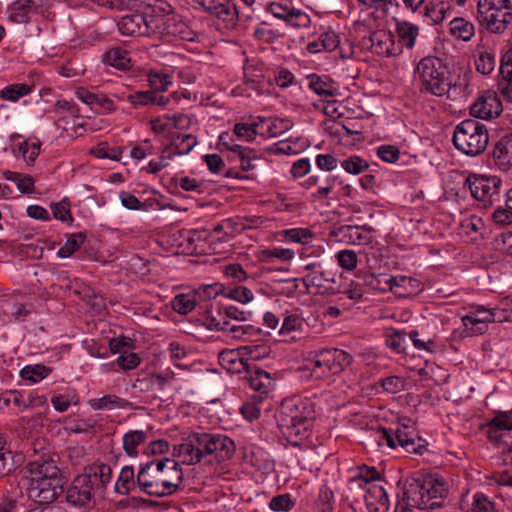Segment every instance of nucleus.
<instances>
[{"mask_svg":"<svg viewBox=\"0 0 512 512\" xmlns=\"http://www.w3.org/2000/svg\"><path fill=\"white\" fill-rule=\"evenodd\" d=\"M379 479L380 474L374 467H367L363 465L358 468V474L351 478L350 485L353 486L358 484L360 487H362V484H364L365 486H369L372 484L371 482Z\"/></svg>","mask_w":512,"mask_h":512,"instance_id":"45","label":"nucleus"},{"mask_svg":"<svg viewBox=\"0 0 512 512\" xmlns=\"http://www.w3.org/2000/svg\"><path fill=\"white\" fill-rule=\"evenodd\" d=\"M307 78L309 79V88L317 95L322 97L334 96L335 88L328 78H323L317 74H311Z\"/></svg>","mask_w":512,"mask_h":512,"instance_id":"35","label":"nucleus"},{"mask_svg":"<svg viewBox=\"0 0 512 512\" xmlns=\"http://www.w3.org/2000/svg\"><path fill=\"white\" fill-rule=\"evenodd\" d=\"M381 385L385 391L395 394L404 389L405 380L398 376H390L384 378Z\"/></svg>","mask_w":512,"mask_h":512,"instance_id":"63","label":"nucleus"},{"mask_svg":"<svg viewBox=\"0 0 512 512\" xmlns=\"http://www.w3.org/2000/svg\"><path fill=\"white\" fill-rule=\"evenodd\" d=\"M341 166L347 173L354 175H358L369 168L368 162L356 155L343 160Z\"/></svg>","mask_w":512,"mask_h":512,"instance_id":"51","label":"nucleus"},{"mask_svg":"<svg viewBox=\"0 0 512 512\" xmlns=\"http://www.w3.org/2000/svg\"><path fill=\"white\" fill-rule=\"evenodd\" d=\"M331 136L344 147H354L364 140L361 130H336Z\"/></svg>","mask_w":512,"mask_h":512,"instance_id":"44","label":"nucleus"},{"mask_svg":"<svg viewBox=\"0 0 512 512\" xmlns=\"http://www.w3.org/2000/svg\"><path fill=\"white\" fill-rule=\"evenodd\" d=\"M472 196L483 203V207L492 205L499 196L501 180L496 176L471 174L467 177Z\"/></svg>","mask_w":512,"mask_h":512,"instance_id":"9","label":"nucleus"},{"mask_svg":"<svg viewBox=\"0 0 512 512\" xmlns=\"http://www.w3.org/2000/svg\"><path fill=\"white\" fill-rule=\"evenodd\" d=\"M103 61L106 64L123 71L129 70L132 67L130 53L121 47H114L108 50L103 55Z\"/></svg>","mask_w":512,"mask_h":512,"instance_id":"31","label":"nucleus"},{"mask_svg":"<svg viewBox=\"0 0 512 512\" xmlns=\"http://www.w3.org/2000/svg\"><path fill=\"white\" fill-rule=\"evenodd\" d=\"M287 240L306 245L313 239V233L306 228H292L283 231Z\"/></svg>","mask_w":512,"mask_h":512,"instance_id":"54","label":"nucleus"},{"mask_svg":"<svg viewBox=\"0 0 512 512\" xmlns=\"http://www.w3.org/2000/svg\"><path fill=\"white\" fill-rule=\"evenodd\" d=\"M51 403L56 411L63 413L66 412L71 405H78L79 398L75 394H58L51 398Z\"/></svg>","mask_w":512,"mask_h":512,"instance_id":"53","label":"nucleus"},{"mask_svg":"<svg viewBox=\"0 0 512 512\" xmlns=\"http://www.w3.org/2000/svg\"><path fill=\"white\" fill-rule=\"evenodd\" d=\"M197 304V298L195 297V293L189 292V293H179L174 296V298L171 301V307L172 309L180 314V315H186L190 313Z\"/></svg>","mask_w":512,"mask_h":512,"instance_id":"34","label":"nucleus"},{"mask_svg":"<svg viewBox=\"0 0 512 512\" xmlns=\"http://www.w3.org/2000/svg\"><path fill=\"white\" fill-rule=\"evenodd\" d=\"M280 36V33L270 28L266 22L260 23L254 30V37L265 44L274 43Z\"/></svg>","mask_w":512,"mask_h":512,"instance_id":"52","label":"nucleus"},{"mask_svg":"<svg viewBox=\"0 0 512 512\" xmlns=\"http://www.w3.org/2000/svg\"><path fill=\"white\" fill-rule=\"evenodd\" d=\"M163 25V32L166 35L173 36L183 41H194L196 38V33L182 21H176L174 18H168L166 21H163Z\"/></svg>","mask_w":512,"mask_h":512,"instance_id":"29","label":"nucleus"},{"mask_svg":"<svg viewBox=\"0 0 512 512\" xmlns=\"http://www.w3.org/2000/svg\"><path fill=\"white\" fill-rule=\"evenodd\" d=\"M242 355H245L250 360H259L269 354V348L266 345H247L241 348Z\"/></svg>","mask_w":512,"mask_h":512,"instance_id":"59","label":"nucleus"},{"mask_svg":"<svg viewBox=\"0 0 512 512\" xmlns=\"http://www.w3.org/2000/svg\"><path fill=\"white\" fill-rule=\"evenodd\" d=\"M160 19H154L140 13H131L124 15L117 23L118 30L125 36H144L150 33H155L156 28H159L158 22ZM163 21V19H161Z\"/></svg>","mask_w":512,"mask_h":512,"instance_id":"12","label":"nucleus"},{"mask_svg":"<svg viewBox=\"0 0 512 512\" xmlns=\"http://www.w3.org/2000/svg\"><path fill=\"white\" fill-rule=\"evenodd\" d=\"M370 49L379 56H394L401 53V48L395 46L394 36L385 30H377L368 39Z\"/></svg>","mask_w":512,"mask_h":512,"instance_id":"19","label":"nucleus"},{"mask_svg":"<svg viewBox=\"0 0 512 512\" xmlns=\"http://www.w3.org/2000/svg\"><path fill=\"white\" fill-rule=\"evenodd\" d=\"M221 292V285L218 283L202 285L198 289L194 290L195 297L201 300H207L215 298Z\"/></svg>","mask_w":512,"mask_h":512,"instance_id":"61","label":"nucleus"},{"mask_svg":"<svg viewBox=\"0 0 512 512\" xmlns=\"http://www.w3.org/2000/svg\"><path fill=\"white\" fill-rule=\"evenodd\" d=\"M249 122L236 123L233 128H257L258 126H266V128H291L292 123L288 119L278 118L276 116H249Z\"/></svg>","mask_w":512,"mask_h":512,"instance_id":"26","label":"nucleus"},{"mask_svg":"<svg viewBox=\"0 0 512 512\" xmlns=\"http://www.w3.org/2000/svg\"><path fill=\"white\" fill-rule=\"evenodd\" d=\"M167 120L170 123L160 124L159 126L153 125L152 128H190L197 124V120L193 115L190 114H172L167 116Z\"/></svg>","mask_w":512,"mask_h":512,"instance_id":"46","label":"nucleus"},{"mask_svg":"<svg viewBox=\"0 0 512 512\" xmlns=\"http://www.w3.org/2000/svg\"><path fill=\"white\" fill-rule=\"evenodd\" d=\"M399 150L393 145H382L377 148V155L387 163H395L399 158Z\"/></svg>","mask_w":512,"mask_h":512,"instance_id":"64","label":"nucleus"},{"mask_svg":"<svg viewBox=\"0 0 512 512\" xmlns=\"http://www.w3.org/2000/svg\"><path fill=\"white\" fill-rule=\"evenodd\" d=\"M91 406L95 410L125 409L130 406V402L116 395H105L101 398L91 400Z\"/></svg>","mask_w":512,"mask_h":512,"instance_id":"39","label":"nucleus"},{"mask_svg":"<svg viewBox=\"0 0 512 512\" xmlns=\"http://www.w3.org/2000/svg\"><path fill=\"white\" fill-rule=\"evenodd\" d=\"M147 81L151 88L150 91H156L157 94L167 91L169 86L172 84L171 76L169 74L154 70H151L147 74Z\"/></svg>","mask_w":512,"mask_h":512,"instance_id":"41","label":"nucleus"},{"mask_svg":"<svg viewBox=\"0 0 512 512\" xmlns=\"http://www.w3.org/2000/svg\"><path fill=\"white\" fill-rule=\"evenodd\" d=\"M269 507L274 511H289L294 507V501L289 494H281L271 499Z\"/></svg>","mask_w":512,"mask_h":512,"instance_id":"60","label":"nucleus"},{"mask_svg":"<svg viewBox=\"0 0 512 512\" xmlns=\"http://www.w3.org/2000/svg\"><path fill=\"white\" fill-rule=\"evenodd\" d=\"M339 266L345 270L351 271L357 267V254L353 250H341L336 254Z\"/></svg>","mask_w":512,"mask_h":512,"instance_id":"57","label":"nucleus"},{"mask_svg":"<svg viewBox=\"0 0 512 512\" xmlns=\"http://www.w3.org/2000/svg\"><path fill=\"white\" fill-rule=\"evenodd\" d=\"M182 480L183 472L179 462L169 458L150 461L140 469L137 475L140 489L157 497L173 494Z\"/></svg>","mask_w":512,"mask_h":512,"instance_id":"2","label":"nucleus"},{"mask_svg":"<svg viewBox=\"0 0 512 512\" xmlns=\"http://www.w3.org/2000/svg\"><path fill=\"white\" fill-rule=\"evenodd\" d=\"M379 434L380 440H384L391 448H395L399 445L407 452L415 453L420 447V444L417 443V440H419L417 432L407 425H402L395 431L382 428L379 430Z\"/></svg>","mask_w":512,"mask_h":512,"instance_id":"14","label":"nucleus"},{"mask_svg":"<svg viewBox=\"0 0 512 512\" xmlns=\"http://www.w3.org/2000/svg\"><path fill=\"white\" fill-rule=\"evenodd\" d=\"M395 29L399 42L407 49H412L419 35V27L406 20H396Z\"/></svg>","mask_w":512,"mask_h":512,"instance_id":"32","label":"nucleus"},{"mask_svg":"<svg viewBox=\"0 0 512 512\" xmlns=\"http://www.w3.org/2000/svg\"><path fill=\"white\" fill-rule=\"evenodd\" d=\"M21 139L18 134L11 136L12 152L15 156L21 155L28 164H32L39 155L41 143L37 139Z\"/></svg>","mask_w":512,"mask_h":512,"instance_id":"21","label":"nucleus"},{"mask_svg":"<svg viewBox=\"0 0 512 512\" xmlns=\"http://www.w3.org/2000/svg\"><path fill=\"white\" fill-rule=\"evenodd\" d=\"M134 471L132 467H124L115 484V490L120 494H128L134 487Z\"/></svg>","mask_w":512,"mask_h":512,"instance_id":"48","label":"nucleus"},{"mask_svg":"<svg viewBox=\"0 0 512 512\" xmlns=\"http://www.w3.org/2000/svg\"><path fill=\"white\" fill-rule=\"evenodd\" d=\"M450 10L451 5L445 0H429L417 12L421 14L423 21L428 25H439Z\"/></svg>","mask_w":512,"mask_h":512,"instance_id":"20","label":"nucleus"},{"mask_svg":"<svg viewBox=\"0 0 512 512\" xmlns=\"http://www.w3.org/2000/svg\"><path fill=\"white\" fill-rule=\"evenodd\" d=\"M236 450L231 438L223 434L191 433L174 446L173 455L186 465L214 464L230 460Z\"/></svg>","mask_w":512,"mask_h":512,"instance_id":"1","label":"nucleus"},{"mask_svg":"<svg viewBox=\"0 0 512 512\" xmlns=\"http://www.w3.org/2000/svg\"><path fill=\"white\" fill-rule=\"evenodd\" d=\"M307 288L314 287L317 293L325 294L333 292V279L324 270H315L303 278Z\"/></svg>","mask_w":512,"mask_h":512,"instance_id":"28","label":"nucleus"},{"mask_svg":"<svg viewBox=\"0 0 512 512\" xmlns=\"http://www.w3.org/2000/svg\"><path fill=\"white\" fill-rule=\"evenodd\" d=\"M147 439V434L141 430L129 431L123 436V448L129 456L137 455V447Z\"/></svg>","mask_w":512,"mask_h":512,"instance_id":"40","label":"nucleus"},{"mask_svg":"<svg viewBox=\"0 0 512 512\" xmlns=\"http://www.w3.org/2000/svg\"><path fill=\"white\" fill-rule=\"evenodd\" d=\"M364 500L367 506H374L376 504L384 506L388 502V496L383 486L372 483L366 489Z\"/></svg>","mask_w":512,"mask_h":512,"instance_id":"42","label":"nucleus"},{"mask_svg":"<svg viewBox=\"0 0 512 512\" xmlns=\"http://www.w3.org/2000/svg\"><path fill=\"white\" fill-rule=\"evenodd\" d=\"M63 492V479L29 478L27 496L38 504H49Z\"/></svg>","mask_w":512,"mask_h":512,"instance_id":"10","label":"nucleus"},{"mask_svg":"<svg viewBox=\"0 0 512 512\" xmlns=\"http://www.w3.org/2000/svg\"><path fill=\"white\" fill-rule=\"evenodd\" d=\"M32 87L26 83H15L5 86L0 91V99L16 102L20 98L30 94Z\"/></svg>","mask_w":512,"mask_h":512,"instance_id":"38","label":"nucleus"},{"mask_svg":"<svg viewBox=\"0 0 512 512\" xmlns=\"http://www.w3.org/2000/svg\"><path fill=\"white\" fill-rule=\"evenodd\" d=\"M29 478L63 479L54 456L43 453L27 464Z\"/></svg>","mask_w":512,"mask_h":512,"instance_id":"17","label":"nucleus"},{"mask_svg":"<svg viewBox=\"0 0 512 512\" xmlns=\"http://www.w3.org/2000/svg\"><path fill=\"white\" fill-rule=\"evenodd\" d=\"M341 242L346 244H366L370 242V230L360 226H341L336 232Z\"/></svg>","mask_w":512,"mask_h":512,"instance_id":"23","label":"nucleus"},{"mask_svg":"<svg viewBox=\"0 0 512 512\" xmlns=\"http://www.w3.org/2000/svg\"><path fill=\"white\" fill-rule=\"evenodd\" d=\"M449 34L464 42L470 41L475 35V26L462 17H456L449 22Z\"/></svg>","mask_w":512,"mask_h":512,"instance_id":"30","label":"nucleus"},{"mask_svg":"<svg viewBox=\"0 0 512 512\" xmlns=\"http://www.w3.org/2000/svg\"><path fill=\"white\" fill-rule=\"evenodd\" d=\"M37 7L32 0H17L9 7V20L17 24H26L30 21Z\"/></svg>","mask_w":512,"mask_h":512,"instance_id":"24","label":"nucleus"},{"mask_svg":"<svg viewBox=\"0 0 512 512\" xmlns=\"http://www.w3.org/2000/svg\"><path fill=\"white\" fill-rule=\"evenodd\" d=\"M247 381L253 390L261 394H266L273 385V380L269 373L263 370H256L254 373H251L247 377Z\"/></svg>","mask_w":512,"mask_h":512,"instance_id":"36","label":"nucleus"},{"mask_svg":"<svg viewBox=\"0 0 512 512\" xmlns=\"http://www.w3.org/2000/svg\"><path fill=\"white\" fill-rule=\"evenodd\" d=\"M495 64L494 54L487 51L481 52L475 60L476 70L483 75L490 74L494 70Z\"/></svg>","mask_w":512,"mask_h":512,"instance_id":"55","label":"nucleus"},{"mask_svg":"<svg viewBox=\"0 0 512 512\" xmlns=\"http://www.w3.org/2000/svg\"><path fill=\"white\" fill-rule=\"evenodd\" d=\"M206 12L223 22L226 29L236 27L239 11L234 0H195Z\"/></svg>","mask_w":512,"mask_h":512,"instance_id":"13","label":"nucleus"},{"mask_svg":"<svg viewBox=\"0 0 512 512\" xmlns=\"http://www.w3.org/2000/svg\"><path fill=\"white\" fill-rule=\"evenodd\" d=\"M476 18L488 32L503 34L512 22V3L510 0H478Z\"/></svg>","mask_w":512,"mask_h":512,"instance_id":"5","label":"nucleus"},{"mask_svg":"<svg viewBox=\"0 0 512 512\" xmlns=\"http://www.w3.org/2000/svg\"><path fill=\"white\" fill-rule=\"evenodd\" d=\"M407 333L395 331L389 335L387 345L398 353L404 352L406 349L405 342L407 340Z\"/></svg>","mask_w":512,"mask_h":512,"instance_id":"62","label":"nucleus"},{"mask_svg":"<svg viewBox=\"0 0 512 512\" xmlns=\"http://www.w3.org/2000/svg\"><path fill=\"white\" fill-rule=\"evenodd\" d=\"M390 281V291L398 297H411L422 290L421 282L412 277L395 276Z\"/></svg>","mask_w":512,"mask_h":512,"instance_id":"22","label":"nucleus"},{"mask_svg":"<svg viewBox=\"0 0 512 512\" xmlns=\"http://www.w3.org/2000/svg\"><path fill=\"white\" fill-rule=\"evenodd\" d=\"M196 143V137L191 134H177L171 138V145L175 150L173 154H187L193 149Z\"/></svg>","mask_w":512,"mask_h":512,"instance_id":"43","label":"nucleus"},{"mask_svg":"<svg viewBox=\"0 0 512 512\" xmlns=\"http://www.w3.org/2000/svg\"><path fill=\"white\" fill-rule=\"evenodd\" d=\"M111 479V467L95 463L74 478L66 491V500L74 507L89 509L94 506L96 496L103 493Z\"/></svg>","mask_w":512,"mask_h":512,"instance_id":"4","label":"nucleus"},{"mask_svg":"<svg viewBox=\"0 0 512 512\" xmlns=\"http://www.w3.org/2000/svg\"><path fill=\"white\" fill-rule=\"evenodd\" d=\"M453 144L459 151L469 156L481 154L487 147V130H454Z\"/></svg>","mask_w":512,"mask_h":512,"instance_id":"11","label":"nucleus"},{"mask_svg":"<svg viewBox=\"0 0 512 512\" xmlns=\"http://www.w3.org/2000/svg\"><path fill=\"white\" fill-rule=\"evenodd\" d=\"M57 72L67 78H74L83 75L85 69L83 65H77L74 61H67L57 66Z\"/></svg>","mask_w":512,"mask_h":512,"instance_id":"58","label":"nucleus"},{"mask_svg":"<svg viewBox=\"0 0 512 512\" xmlns=\"http://www.w3.org/2000/svg\"><path fill=\"white\" fill-rule=\"evenodd\" d=\"M413 502L420 510H434L443 506L448 489L442 478H428L418 487Z\"/></svg>","mask_w":512,"mask_h":512,"instance_id":"8","label":"nucleus"},{"mask_svg":"<svg viewBox=\"0 0 512 512\" xmlns=\"http://www.w3.org/2000/svg\"><path fill=\"white\" fill-rule=\"evenodd\" d=\"M469 512H496L495 505L483 493H476L469 508Z\"/></svg>","mask_w":512,"mask_h":512,"instance_id":"56","label":"nucleus"},{"mask_svg":"<svg viewBox=\"0 0 512 512\" xmlns=\"http://www.w3.org/2000/svg\"><path fill=\"white\" fill-rule=\"evenodd\" d=\"M311 376L325 379L341 373L352 362V356L340 349H323L310 353L308 358Z\"/></svg>","mask_w":512,"mask_h":512,"instance_id":"7","label":"nucleus"},{"mask_svg":"<svg viewBox=\"0 0 512 512\" xmlns=\"http://www.w3.org/2000/svg\"><path fill=\"white\" fill-rule=\"evenodd\" d=\"M127 101L134 108L149 106V105H160L164 106L168 103V98L161 94H157L156 91H136L127 96Z\"/></svg>","mask_w":512,"mask_h":512,"instance_id":"27","label":"nucleus"},{"mask_svg":"<svg viewBox=\"0 0 512 512\" xmlns=\"http://www.w3.org/2000/svg\"><path fill=\"white\" fill-rule=\"evenodd\" d=\"M313 419V403L300 397L282 401L277 415L278 426L292 445H299L309 437Z\"/></svg>","mask_w":512,"mask_h":512,"instance_id":"3","label":"nucleus"},{"mask_svg":"<svg viewBox=\"0 0 512 512\" xmlns=\"http://www.w3.org/2000/svg\"><path fill=\"white\" fill-rule=\"evenodd\" d=\"M223 332L232 339H242L246 335H252L256 330L251 325H240L226 319Z\"/></svg>","mask_w":512,"mask_h":512,"instance_id":"47","label":"nucleus"},{"mask_svg":"<svg viewBox=\"0 0 512 512\" xmlns=\"http://www.w3.org/2000/svg\"><path fill=\"white\" fill-rule=\"evenodd\" d=\"M416 70L421 79V91L435 96L448 92V70L446 64L438 57L428 56L419 61Z\"/></svg>","mask_w":512,"mask_h":512,"instance_id":"6","label":"nucleus"},{"mask_svg":"<svg viewBox=\"0 0 512 512\" xmlns=\"http://www.w3.org/2000/svg\"><path fill=\"white\" fill-rule=\"evenodd\" d=\"M497 166L507 171L512 167V132L502 137L494 149Z\"/></svg>","mask_w":512,"mask_h":512,"instance_id":"25","label":"nucleus"},{"mask_svg":"<svg viewBox=\"0 0 512 512\" xmlns=\"http://www.w3.org/2000/svg\"><path fill=\"white\" fill-rule=\"evenodd\" d=\"M51 368L42 364L26 365L20 371L23 380L38 383L51 373Z\"/></svg>","mask_w":512,"mask_h":512,"instance_id":"37","label":"nucleus"},{"mask_svg":"<svg viewBox=\"0 0 512 512\" xmlns=\"http://www.w3.org/2000/svg\"><path fill=\"white\" fill-rule=\"evenodd\" d=\"M494 321V313L491 310L479 309L463 318L464 326L473 329L477 323H490Z\"/></svg>","mask_w":512,"mask_h":512,"instance_id":"49","label":"nucleus"},{"mask_svg":"<svg viewBox=\"0 0 512 512\" xmlns=\"http://www.w3.org/2000/svg\"><path fill=\"white\" fill-rule=\"evenodd\" d=\"M356 277L361 279L363 284L372 290L380 292L390 291L391 281L389 280L392 279V276H388L387 274L359 272Z\"/></svg>","mask_w":512,"mask_h":512,"instance_id":"33","label":"nucleus"},{"mask_svg":"<svg viewBox=\"0 0 512 512\" xmlns=\"http://www.w3.org/2000/svg\"><path fill=\"white\" fill-rule=\"evenodd\" d=\"M256 135L257 130H226L219 135L218 145L220 150L237 152L242 160V167L245 169L242 143L253 140Z\"/></svg>","mask_w":512,"mask_h":512,"instance_id":"16","label":"nucleus"},{"mask_svg":"<svg viewBox=\"0 0 512 512\" xmlns=\"http://www.w3.org/2000/svg\"><path fill=\"white\" fill-rule=\"evenodd\" d=\"M268 10L274 17L284 20L292 27L305 28L310 24L307 13L288 4L272 2Z\"/></svg>","mask_w":512,"mask_h":512,"instance_id":"18","label":"nucleus"},{"mask_svg":"<svg viewBox=\"0 0 512 512\" xmlns=\"http://www.w3.org/2000/svg\"><path fill=\"white\" fill-rule=\"evenodd\" d=\"M503 110L502 102L493 90L482 92L470 107V114L474 118L491 120L498 117Z\"/></svg>","mask_w":512,"mask_h":512,"instance_id":"15","label":"nucleus"},{"mask_svg":"<svg viewBox=\"0 0 512 512\" xmlns=\"http://www.w3.org/2000/svg\"><path fill=\"white\" fill-rule=\"evenodd\" d=\"M85 235L81 232L72 234L66 243L59 249L58 255L62 258L71 256L85 241Z\"/></svg>","mask_w":512,"mask_h":512,"instance_id":"50","label":"nucleus"}]
</instances>
